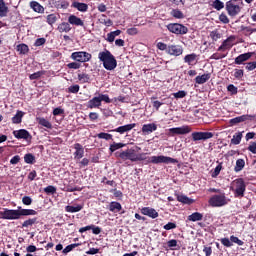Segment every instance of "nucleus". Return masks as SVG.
Masks as SVG:
<instances>
[{
    "mask_svg": "<svg viewBox=\"0 0 256 256\" xmlns=\"http://www.w3.org/2000/svg\"><path fill=\"white\" fill-rule=\"evenodd\" d=\"M37 215V211L34 209H23L21 206L17 210L4 208V211H0V219H6L8 221H17L21 217H29Z\"/></svg>",
    "mask_w": 256,
    "mask_h": 256,
    "instance_id": "1",
    "label": "nucleus"
},
{
    "mask_svg": "<svg viewBox=\"0 0 256 256\" xmlns=\"http://www.w3.org/2000/svg\"><path fill=\"white\" fill-rule=\"evenodd\" d=\"M98 59L103 63V67L106 71H114V69H117V59L111 54V51L104 49V51L99 52Z\"/></svg>",
    "mask_w": 256,
    "mask_h": 256,
    "instance_id": "2",
    "label": "nucleus"
},
{
    "mask_svg": "<svg viewBox=\"0 0 256 256\" xmlns=\"http://www.w3.org/2000/svg\"><path fill=\"white\" fill-rule=\"evenodd\" d=\"M116 157H118L122 161H131L132 163L147 160V157H145V153L137 154V151L133 148L124 150L116 154Z\"/></svg>",
    "mask_w": 256,
    "mask_h": 256,
    "instance_id": "3",
    "label": "nucleus"
},
{
    "mask_svg": "<svg viewBox=\"0 0 256 256\" xmlns=\"http://www.w3.org/2000/svg\"><path fill=\"white\" fill-rule=\"evenodd\" d=\"M246 189L247 185L243 178H238L232 182L231 190L234 193V197H245Z\"/></svg>",
    "mask_w": 256,
    "mask_h": 256,
    "instance_id": "4",
    "label": "nucleus"
},
{
    "mask_svg": "<svg viewBox=\"0 0 256 256\" xmlns=\"http://www.w3.org/2000/svg\"><path fill=\"white\" fill-rule=\"evenodd\" d=\"M146 159H147V163H153V165H159L160 163H164L166 165H169V164L175 165L176 163H179L178 159L171 158L169 156H164V155L151 156Z\"/></svg>",
    "mask_w": 256,
    "mask_h": 256,
    "instance_id": "5",
    "label": "nucleus"
},
{
    "mask_svg": "<svg viewBox=\"0 0 256 256\" xmlns=\"http://www.w3.org/2000/svg\"><path fill=\"white\" fill-rule=\"evenodd\" d=\"M229 204V199L225 196V193L215 194L209 199V205L211 207H225Z\"/></svg>",
    "mask_w": 256,
    "mask_h": 256,
    "instance_id": "6",
    "label": "nucleus"
},
{
    "mask_svg": "<svg viewBox=\"0 0 256 256\" xmlns=\"http://www.w3.org/2000/svg\"><path fill=\"white\" fill-rule=\"evenodd\" d=\"M166 27L168 31H170V33H174V35H187V33H189V28L183 24L170 23Z\"/></svg>",
    "mask_w": 256,
    "mask_h": 256,
    "instance_id": "7",
    "label": "nucleus"
},
{
    "mask_svg": "<svg viewBox=\"0 0 256 256\" xmlns=\"http://www.w3.org/2000/svg\"><path fill=\"white\" fill-rule=\"evenodd\" d=\"M91 58V53L85 51L73 52L71 54V59H73V61H77L78 63H87L91 61Z\"/></svg>",
    "mask_w": 256,
    "mask_h": 256,
    "instance_id": "8",
    "label": "nucleus"
},
{
    "mask_svg": "<svg viewBox=\"0 0 256 256\" xmlns=\"http://www.w3.org/2000/svg\"><path fill=\"white\" fill-rule=\"evenodd\" d=\"M226 10L228 11V15H230V17H237V15L241 13V7L235 4V0H230L226 3Z\"/></svg>",
    "mask_w": 256,
    "mask_h": 256,
    "instance_id": "9",
    "label": "nucleus"
},
{
    "mask_svg": "<svg viewBox=\"0 0 256 256\" xmlns=\"http://www.w3.org/2000/svg\"><path fill=\"white\" fill-rule=\"evenodd\" d=\"M235 36H230L228 37L226 40H224L221 44V46H219V48L217 49V51H220L221 53L231 49V47H233V45H235Z\"/></svg>",
    "mask_w": 256,
    "mask_h": 256,
    "instance_id": "10",
    "label": "nucleus"
},
{
    "mask_svg": "<svg viewBox=\"0 0 256 256\" xmlns=\"http://www.w3.org/2000/svg\"><path fill=\"white\" fill-rule=\"evenodd\" d=\"M193 141H207V139H213V132H193Z\"/></svg>",
    "mask_w": 256,
    "mask_h": 256,
    "instance_id": "11",
    "label": "nucleus"
},
{
    "mask_svg": "<svg viewBox=\"0 0 256 256\" xmlns=\"http://www.w3.org/2000/svg\"><path fill=\"white\" fill-rule=\"evenodd\" d=\"M13 135L16 139H24L25 141H31V139H33L26 129L14 130Z\"/></svg>",
    "mask_w": 256,
    "mask_h": 256,
    "instance_id": "12",
    "label": "nucleus"
},
{
    "mask_svg": "<svg viewBox=\"0 0 256 256\" xmlns=\"http://www.w3.org/2000/svg\"><path fill=\"white\" fill-rule=\"evenodd\" d=\"M167 53L168 55L179 57V55H183V47L179 45H170L168 46Z\"/></svg>",
    "mask_w": 256,
    "mask_h": 256,
    "instance_id": "13",
    "label": "nucleus"
},
{
    "mask_svg": "<svg viewBox=\"0 0 256 256\" xmlns=\"http://www.w3.org/2000/svg\"><path fill=\"white\" fill-rule=\"evenodd\" d=\"M142 215H146L147 217H150L151 219H157L159 217V212L151 207H143L141 209Z\"/></svg>",
    "mask_w": 256,
    "mask_h": 256,
    "instance_id": "14",
    "label": "nucleus"
},
{
    "mask_svg": "<svg viewBox=\"0 0 256 256\" xmlns=\"http://www.w3.org/2000/svg\"><path fill=\"white\" fill-rule=\"evenodd\" d=\"M169 131L173 135H187V133H191V127L182 126V127H177V128H170Z\"/></svg>",
    "mask_w": 256,
    "mask_h": 256,
    "instance_id": "15",
    "label": "nucleus"
},
{
    "mask_svg": "<svg viewBox=\"0 0 256 256\" xmlns=\"http://www.w3.org/2000/svg\"><path fill=\"white\" fill-rule=\"evenodd\" d=\"M251 57H253V52L240 54L238 57L235 58L234 63L235 65H243L245 61H249Z\"/></svg>",
    "mask_w": 256,
    "mask_h": 256,
    "instance_id": "16",
    "label": "nucleus"
},
{
    "mask_svg": "<svg viewBox=\"0 0 256 256\" xmlns=\"http://www.w3.org/2000/svg\"><path fill=\"white\" fill-rule=\"evenodd\" d=\"M253 119H255V115H242L231 119L230 124L237 125V123H243L244 121H253Z\"/></svg>",
    "mask_w": 256,
    "mask_h": 256,
    "instance_id": "17",
    "label": "nucleus"
},
{
    "mask_svg": "<svg viewBox=\"0 0 256 256\" xmlns=\"http://www.w3.org/2000/svg\"><path fill=\"white\" fill-rule=\"evenodd\" d=\"M74 159L78 160L83 159V156L85 155V149L83 148V145L76 143L74 144Z\"/></svg>",
    "mask_w": 256,
    "mask_h": 256,
    "instance_id": "18",
    "label": "nucleus"
},
{
    "mask_svg": "<svg viewBox=\"0 0 256 256\" xmlns=\"http://www.w3.org/2000/svg\"><path fill=\"white\" fill-rule=\"evenodd\" d=\"M69 25H75L76 27H84L85 23L81 20V18L77 17L76 15L71 14L68 17Z\"/></svg>",
    "mask_w": 256,
    "mask_h": 256,
    "instance_id": "19",
    "label": "nucleus"
},
{
    "mask_svg": "<svg viewBox=\"0 0 256 256\" xmlns=\"http://www.w3.org/2000/svg\"><path fill=\"white\" fill-rule=\"evenodd\" d=\"M153 131H157V124L150 123V124H144L142 126V133L143 135H151Z\"/></svg>",
    "mask_w": 256,
    "mask_h": 256,
    "instance_id": "20",
    "label": "nucleus"
},
{
    "mask_svg": "<svg viewBox=\"0 0 256 256\" xmlns=\"http://www.w3.org/2000/svg\"><path fill=\"white\" fill-rule=\"evenodd\" d=\"M135 123L133 124H127L124 126H120L114 130H111L112 132L120 133V135H123V133H127L128 131H131V129H134Z\"/></svg>",
    "mask_w": 256,
    "mask_h": 256,
    "instance_id": "21",
    "label": "nucleus"
},
{
    "mask_svg": "<svg viewBox=\"0 0 256 256\" xmlns=\"http://www.w3.org/2000/svg\"><path fill=\"white\" fill-rule=\"evenodd\" d=\"M88 109H97L101 107V100L99 96H96L88 101L87 104Z\"/></svg>",
    "mask_w": 256,
    "mask_h": 256,
    "instance_id": "22",
    "label": "nucleus"
},
{
    "mask_svg": "<svg viewBox=\"0 0 256 256\" xmlns=\"http://www.w3.org/2000/svg\"><path fill=\"white\" fill-rule=\"evenodd\" d=\"M72 7L74 9H77V11H80L81 13H85L89 9V5L81 2H73Z\"/></svg>",
    "mask_w": 256,
    "mask_h": 256,
    "instance_id": "23",
    "label": "nucleus"
},
{
    "mask_svg": "<svg viewBox=\"0 0 256 256\" xmlns=\"http://www.w3.org/2000/svg\"><path fill=\"white\" fill-rule=\"evenodd\" d=\"M209 79H211V73L203 74L195 78V83L198 85H203L204 83H207Z\"/></svg>",
    "mask_w": 256,
    "mask_h": 256,
    "instance_id": "24",
    "label": "nucleus"
},
{
    "mask_svg": "<svg viewBox=\"0 0 256 256\" xmlns=\"http://www.w3.org/2000/svg\"><path fill=\"white\" fill-rule=\"evenodd\" d=\"M25 116V112L18 110L16 115L12 117V123L14 125H19L23 121V117Z\"/></svg>",
    "mask_w": 256,
    "mask_h": 256,
    "instance_id": "25",
    "label": "nucleus"
},
{
    "mask_svg": "<svg viewBox=\"0 0 256 256\" xmlns=\"http://www.w3.org/2000/svg\"><path fill=\"white\" fill-rule=\"evenodd\" d=\"M57 30L59 33H69L71 31V24L69 22H62L58 25Z\"/></svg>",
    "mask_w": 256,
    "mask_h": 256,
    "instance_id": "26",
    "label": "nucleus"
},
{
    "mask_svg": "<svg viewBox=\"0 0 256 256\" xmlns=\"http://www.w3.org/2000/svg\"><path fill=\"white\" fill-rule=\"evenodd\" d=\"M109 211H111V213H119V211H121V209H123V207L121 206V203L119 202H111L108 206Z\"/></svg>",
    "mask_w": 256,
    "mask_h": 256,
    "instance_id": "27",
    "label": "nucleus"
},
{
    "mask_svg": "<svg viewBox=\"0 0 256 256\" xmlns=\"http://www.w3.org/2000/svg\"><path fill=\"white\" fill-rule=\"evenodd\" d=\"M30 7H31V9H33V11H35V13H44L45 12V8H43V6L41 4H39V2L32 1L30 3Z\"/></svg>",
    "mask_w": 256,
    "mask_h": 256,
    "instance_id": "28",
    "label": "nucleus"
},
{
    "mask_svg": "<svg viewBox=\"0 0 256 256\" xmlns=\"http://www.w3.org/2000/svg\"><path fill=\"white\" fill-rule=\"evenodd\" d=\"M37 223H38L37 217L29 218L28 220H25L22 223V229H27L29 227H33V225H37Z\"/></svg>",
    "mask_w": 256,
    "mask_h": 256,
    "instance_id": "29",
    "label": "nucleus"
},
{
    "mask_svg": "<svg viewBox=\"0 0 256 256\" xmlns=\"http://www.w3.org/2000/svg\"><path fill=\"white\" fill-rule=\"evenodd\" d=\"M7 13H9V7L5 5L4 0H0V17H7Z\"/></svg>",
    "mask_w": 256,
    "mask_h": 256,
    "instance_id": "30",
    "label": "nucleus"
},
{
    "mask_svg": "<svg viewBox=\"0 0 256 256\" xmlns=\"http://www.w3.org/2000/svg\"><path fill=\"white\" fill-rule=\"evenodd\" d=\"M99 23L102 25H105L106 27H111L113 25V21L109 18H107V15L102 14L99 18Z\"/></svg>",
    "mask_w": 256,
    "mask_h": 256,
    "instance_id": "31",
    "label": "nucleus"
},
{
    "mask_svg": "<svg viewBox=\"0 0 256 256\" xmlns=\"http://www.w3.org/2000/svg\"><path fill=\"white\" fill-rule=\"evenodd\" d=\"M188 221H203V214L199 212H194L188 216Z\"/></svg>",
    "mask_w": 256,
    "mask_h": 256,
    "instance_id": "32",
    "label": "nucleus"
},
{
    "mask_svg": "<svg viewBox=\"0 0 256 256\" xmlns=\"http://www.w3.org/2000/svg\"><path fill=\"white\" fill-rule=\"evenodd\" d=\"M83 209V205H77V206H66L65 211L67 213H79Z\"/></svg>",
    "mask_w": 256,
    "mask_h": 256,
    "instance_id": "33",
    "label": "nucleus"
},
{
    "mask_svg": "<svg viewBox=\"0 0 256 256\" xmlns=\"http://www.w3.org/2000/svg\"><path fill=\"white\" fill-rule=\"evenodd\" d=\"M177 201H179V203H184L185 205H191L194 202L193 199H191L185 195H179L177 197Z\"/></svg>",
    "mask_w": 256,
    "mask_h": 256,
    "instance_id": "34",
    "label": "nucleus"
},
{
    "mask_svg": "<svg viewBox=\"0 0 256 256\" xmlns=\"http://www.w3.org/2000/svg\"><path fill=\"white\" fill-rule=\"evenodd\" d=\"M245 168V160L243 159H238L236 161V165L234 167V171L235 173H239V171H243V169Z\"/></svg>",
    "mask_w": 256,
    "mask_h": 256,
    "instance_id": "35",
    "label": "nucleus"
},
{
    "mask_svg": "<svg viewBox=\"0 0 256 256\" xmlns=\"http://www.w3.org/2000/svg\"><path fill=\"white\" fill-rule=\"evenodd\" d=\"M241 139H243V133L241 132L236 133L231 139L232 145H239V143H241Z\"/></svg>",
    "mask_w": 256,
    "mask_h": 256,
    "instance_id": "36",
    "label": "nucleus"
},
{
    "mask_svg": "<svg viewBox=\"0 0 256 256\" xmlns=\"http://www.w3.org/2000/svg\"><path fill=\"white\" fill-rule=\"evenodd\" d=\"M38 123L39 125H42V127H46V129H53V124H51V122L45 118H39Z\"/></svg>",
    "mask_w": 256,
    "mask_h": 256,
    "instance_id": "37",
    "label": "nucleus"
},
{
    "mask_svg": "<svg viewBox=\"0 0 256 256\" xmlns=\"http://www.w3.org/2000/svg\"><path fill=\"white\" fill-rule=\"evenodd\" d=\"M17 51L21 54V55H27V53H29V46H27L26 44H19L17 46Z\"/></svg>",
    "mask_w": 256,
    "mask_h": 256,
    "instance_id": "38",
    "label": "nucleus"
},
{
    "mask_svg": "<svg viewBox=\"0 0 256 256\" xmlns=\"http://www.w3.org/2000/svg\"><path fill=\"white\" fill-rule=\"evenodd\" d=\"M123 147H125L124 143H116V142H114L113 144L110 145L109 151L111 153H115V151H117V149H123Z\"/></svg>",
    "mask_w": 256,
    "mask_h": 256,
    "instance_id": "39",
    "label": "nucleus"
},
{
    "mask_svg": "<svg viewBox=\"0 0 256 256\" xmlns=\"http://www.w3.org/2000/svg\"><path fill=\"white\" fill-rule=\"evenodd\" d=\"M57 19H59L57 17V14H50L46 17V21L48 23V25H55V23H57Z\"/></svg>",
    "mask_w": 256,
    "mask_h": 256,
    "instance_id": "40",
    "label": "nucleus"
},
{
    "mask_svg": "<svg viewBox=\"0 0 256 256\" xmlns=\"http://www.w3.org/2000/svg\"><path fill=\"white\" fill-rule=\"evenodd\" d=\"M195 59H197V54L195 53L188 54L184 57V62L188 63V65H191L193 61H195Z\"/></svg>",
    "mask_w": 256,
    "mask_h": 256,
    "instance_id": "41",
    "label": "nucleus"
},
{
    "mask_svg": "<svg viewBox=\"0 0 256 256\" xmlns=\"http://www.w3.org/2000/svg\"><path fill=\"white\" fill-rule=\"evenodd\" d=\"M24 161L28 165H33V163H35V156L31 153H28V154L24 155Z\"/></svg>",
    "mask_w": 256,
    "mask_h": 256,
    "instance_id": "42",
    "label": "nucleus"
},
{
    "mask_svg": "<svg viewBox=\"0 0 256 256\" xmlns=\"http://www.w3.org/2000/svg\"><path fill=\"white\" fill-rule=\"evenodd\" d=\"M98 139H105V141L113 140V135L105 132L97 134Z\"/></svg>",
    "mask_w": 256,
    "mask_h": 256,
    "instance_id": "43",
    "label": "nucleus"
},
{
    "mask_svg": "<svg viewBox=\"0 0 256 256\" xmlns=\"http://www.w3.org/2000/svg\"><path fill=\"white\" fill-rule=\"evenodd\" d=\"M212 7L216 9V11H221V9L225 7V4L221 0H215Z\"/></svg>",
    "mask_w": 256,
    "mask_h": 256,
    "instance_id": "44",
    "label": "nucleus"
},
{
    "mask_svg": "<svg viewBox=\"0 0 256 256\" xmlns=\"http://www.w3.org/2000/svg\"><path fill=\"white\" fill-rule=\"evenodd\" d=\"M241 31H244V35H251V33H256V28L241 26Z\"/></svg>",
    "mask_w": 256,
    "mask_h": 256,
    "instance_id": "45",
    "label": "nucleus"
},
{
    "mask_svg": "<svg viewBox=\"0 0 256 256\" xmlns=\"http://www.w3.org/2000/svg\"><path fill=\"white\" fill-rule=\"evenodd\" d=\"M89 74H85V73H82V74H78V81H80L81 83H89Z\"/></svg>",
    "mask_w": 256,
    "mask_h": 256,
    "instance_id": "46",
    "label": "nucleus"
},
{
    "mask_svg": "<svg viewBox=\"0 0 256 256\" xmlns=\"http://www.w3.org/2000/svg\"><path fill=\"white\" fill-rule=\"evenodd\" d=\"M227 57V54L216 52L211 55L210 59H214L215 61H219V59H225Z\"/></svg>",
    "mask_w": 256,
    "mask_h": 256,
    "instance_id": "47",
    "label": "nucleus"
},
{
    "mask_svg": "<svg viewBox=\"0 0 256 256\" xmlns=\"http://www.w3.org/2000/svg\"><path fill=\"white\" fill-rule=\"evenodd\" d=\"M210 37L212 41H219V39H221V33H219L217 30H214L210 32Z\"/></svg>",
    "mask_w": 256,
    "mask_h": 256,
    "instance_id": "48",
    "label": "nucleus"
},
{
    "mask_svg": "<svg viewBox=\"0 0 256 256\" xmlns=\"http://www.w3.org/2000/svg\"><path fill=\"white\" fill-rule=\"evenodd\" d=\"M172 17H175V19H183L184 15L183 12H181L178 9H174L171 12Z\"/></svg>",
    "mask_w": 256,
    "mask_h": 256,
    "instance_id": "49",
    "label": "nucleus"
},
{
    "mask_svg": "<svg viewBox=\"0 0 256 256\" xmlns=\"http://www.w3.org/2000/svg\"><path fill=\"white\" fill-rule=\"evenodd\" d=\"M173 97H175V99H183L184 97H187V92L185 90H180L173 93Z\"/></svg>",
    "mask_w": 256,
    "mask_h": 256,
    "instance_id": "50",
    "label": "nucleus"
},
{
    "mask_svg": "<svg viewBox=\"0 0 256 256\" xmlns=\"http://www.w3.org/2000/svg\"><path fill=\"white\" fill-rule=\"evenodd\" d=\"M44 192L47 193V195H54V193H57V188L55 186H47L44 188Z\"/></svg>",
    "mask_w": 256,
    "mask_h": 256,
    "instance_id": "51",
    "label": "nucleus"
},
{
    "mask_svg": "<svg viewBox=\"0 0 256 256\" xmlns=\"http://www.w3.org/2000/svg\"><path fill=\"white\" fill-rule=\"evenodd\" d=\"M42 75H45V72H43V71H38V72H35V73L31 74V75L29 76V79H30L31 81H35V79H39Z\"/></svg>",
    "mask_w": 256,
    "mask_h": 256,
    "instance_id": "52",
    "label": "nucleus"
},
{
    "mask_svg": "<svg viewBox=\"0 0 256 256\" xmlns=\"http://www.w3.org/2000/svg\"><path fill=\"white\" fill-rule=\"evenodd\" d=\"M230 241L231 243H236V245L242 246L245 244V242H243V240H240L238 237L236 236H230Z\"/></svg>",
    "mask_w": 256,
    "mask_h": 256,
    "instance_id": "53",
    "label": "nucleus"
},
{
    "mask_svg": "<svg viewBox=\"0 0 256 256\" xmlns=\"http://www.w3.org/2000/svg\"><path fill=\"white\" fill-rule=\"evenodd\" d=\"M221 169H223V165L220 163L215 167L214 171L212 172V177H217L219 173H221Z\"/></svg>",
    "mask_w": 256,
    "mask_h": 256,
    "instance_id": "54",
    "label": "nucleus"
},
{
    "mask_svg": "<svg viewBox=\"0 0 256 256\" xmlns=\"http://www.w3.org/2000/svg\"><path fill=\"white\" fill-rule=\"evenodd\" d=\"M100 103L104 101V103H111V98L107 94H99Z\"/></svg>",
    "mask_w": 256,
    "mask_h": 256,
    "instance_id": "55",
    "label": "nucleus"
},
{
    "mask_svg": "<svg viewBox=\"0 0 256 256\" xmlns=\"http://www.w3.org/2000/svg\"><path fill=\"white\" fill-rule=\"evenodd\" d=\"M220 242L222 245H224V247H233V242H231L229 238H222Z\"/></svg>",
    "mask_w": 256,
    "mask_h": 256,
    "instance_id": "56",
    "label": "nucleus"
},
{
    "mask_svg": "<svg viewBox=\"0 0 256 256\" xmlns=\"http://www.w3.org/2000/svg\"><path fill=\"white\" fill-rule=\"evenodd\" d=\"M68 69H81V63L71 62L67 64Z\"/></svg>",
    "mask_w": 256,
    "mask_h": 256,
    "instance_id": "57",
    "label": "nucleus"
},
{
    "mask_svg": "<svg viewBox=\"0 0 256 256\" xmlns=\"http://www.w3.org/2000/svg\"><path fill=\"white\" fill-rule=\"evenodd\" d=\"M246 69L247 71H254V69H256V61L248 62L246 64Z\"/></svg>",
    "mask_w": 256,
    "mask_h": 256,
    "instance_id": "58",
    "label": "nucleus"
},
{
    "mask_svg": "<svg viewBox=\"0 0 256 256\" xmlns=\"http://www.w3.org/2000/svg\"><path fill=\"white\" fill-rule=\"evenodd\" d=\"M203 253H205V256H211L213 253V248H211V246H204Z\"/></svg>",
    "mask_w": 256,
    "mask_h": 256,
    "instance_id": "59",
    "label": "nucleus"
},
{
    "mask_svg": "<svg viewBox=\"0 0 256 256\" xmlns=\"http://www.w3.org/2000/svg\"><path fill=\"white\" fill-rule=\"evenodd\" d=\"M126 33L132 36L137 35L139 33V29H137L136 27L128 28Z\"/></svg>",
    "mask_w": 256,
    "mask_h": 256,
    "instance_id": "60",
    "label": "nucleus"
},
{
    "mask_svg": "<svg viewBox=\"0 0 256 256\" xmlns=\"http://www.w3.org/2000/svg\"><path fill=\"white\" fill-rule=\"evenodd\" d=\"M22 203L23 205H31V203H33V199L29 196H24L22 198Z\"/></svg>",
    "mask_w": 256,
    "mask_h": 256,
    "instance_id": "61",
    "label": "nucleus"
},
{
    "mask_svg": "<svg viewBox=\"0 0 256 256\" xmlns=\"http://www.w3.org/2000/svg\"><path fill=\"white\" fill-rule=\"evenodd\" d=\"M244 73H243V70L241 69H235V72H234V77L236 79H242Z\"/></svg>",
    "mask_w": 256,
    "mask_h": 256,
    "instance_id": "62",
    "label": "nucleus"
},
{
    "mask_svg": "<svg viewBox=\"0 0 256 256\" xmlns=\"http://www.w3.org/2000/svg\"><path fill=\"white\" fill-rule=\"evenodd\" d=\"M79 85H72L68 88L69 93H79Z\"/></svg>",
    "mask_w": 256,
    "mask_h": 256,
    "instance_id": "63",
    "label": "nucleus"
},
{
    "mask_svg": "<svg viewBox=\"0 0 256 256\" xmlns=\"http://www.w3.org/2000/svg\"><path fill=\"white\" fill-rule=\"evenodd\" d=\"M248 151H250V153H253L254 155L256 154V142L250 143V145L248 146Z\"/></svg>",
    "mask_w": 256,
    "mask_h": 256,
    "instance_id": "64",
    "label": "nucleus"
}]
</instances>
